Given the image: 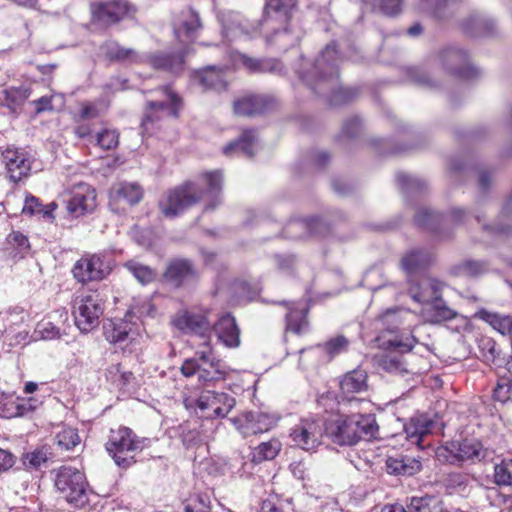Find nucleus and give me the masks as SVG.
Instances as JSON below:
<instances>
[{"label": "nucleus", "mask_w": 512, "mask_h": 512, "mask_svg": "<svg viewBox=\"0 0 512 512\" xmlns=\"http://www.w3.org/2000/svg\"><path fill=\"white\" fill-rule=\"evenodd\" d=\"M159 97L148 102L150 110H160L169 115L177 116L181 107L180 98L169 88L164 87L157 91Z\"/></svg>", "instance_id": "b1692460"}, {"label": "nucleus", "mask_w": 512, "mask_h": 512, "mask_svg": "<svg viewBox=\"0 0 512 512\" xmlns=\"http://www.w3.org/2000/svg\"><path fill=\"white\" fill-rule=\"evenodd\" d=\"M242 64L251 72H276L279 63L274 60H257L248 56H242Z\"/></svg>", "instance_id": "8fccbe9b"}, {"label": "nucleus", "mask_w": 512, "mask_h": 512, "mask_svg": "<svg viewBox=\"0 0 512 512\" xmlns=\"http://www.w3.org/2000/svg\"><path fill=\"white\" fill-rule=\"evenodd\" d=\"M73 309L75 324L82 332H90L99 325L103 305L97 292L91 291L77 297Z\"/></svg>", "instance_id": "39448f33"}, {"label": "nucleus", "mask_w": 512, "mask_h": 512, "mask_svg": "<svg viewBox=\"0 0 512 512\" xmlns=\"http://www.w3.org/2000/svg\"><path fill=\"white\" fill-rule=\"evenodd\" d=\"M281 450V443L277 439L262 442L252 451V462L261 463L274 459Z\"/></svg>", "instance_id": "4c0bfd02"}, {"label": "nucleus", "mask_w": 512, "mask_h": 512, "mask_svg": "<svg viewBox=\"0 0 512 512\" xmlns=\"http://www.w3.org/2000/svg\"><path fill=\"white\" fill-rule=\"evenodd\" d=\"M110 56L117 60H132L135 62H147L155 69H162L173 74L180 73L184 68V60L182 55H171L158 53L140 57L134 50L115 46L110 50Z\"/></svg>", "instance_id": "0eeeda50"}, {"label": "nucleus", "mask_w": 512, "mask_h": 512, "mask_svg": "<svg viewBox=\"0 0 512 512\" xmlns=\"http://www.w3.org/2000/svg\"><path fill=\"white\" fill-rule=\"evenodd\" d=\"M255 132L254 131H245L242 133L240 138L237 141L229 143L224 147L223 153L227 156L231 155L233 152L240 153L246 157H253L254 146H255Z\"/></svg>", "instance_id": "c756f323"}, {"label": "nucleus", "mask_w": 512, "mask_h": 512, "mask_svg": "<svg viewBox=\"0 0 512 512\" xmlns=\"http://www.w3.org/2000/svg\"><path fill=\"white\" fill-rule=\"evenodd\" d=\"M297 0H270L266 4L267 18L265 23L271 26L272 16L279 17L281 21H287L292 9L296 6Z\"/></svg>", "instance_id": "473e14b6"}, {"label": "nucleus", "mask_w": 512, "mask_h": 512, "mask_svg": "<svg viewBox=\"0 0 512 512\" xmlns=\"http://www.w3.org/2000/svg\"><path fill=\"white\" fill-rule=\"evenodd\" d=\"M96 207L95 190L85 183L76 185L71 190V197L68 200V209L77 215L92 211Z\"/></svg>", "instance_id": "f3484780"}, {"label": "nucleus", "mask_w": 512, "mask_h": 512, "mask_svg": "<svg viewBox=\"0 0 512 512\" xmlns=\"http://www.w3.org/2000/svg\"><path fill=\"white\" fill-rule=\"evenodd\" d=\"M109 196L111 204L123 202L128 205H135L141 201L143 190L137 183L120 182L111 187Z\"/></svg>", "instance_id": "6ab92c4d"}, {"label": "nucleus", "mask_w": 512, "mask_h": 512, "mask_svg": "<svg viewBox=\"0 0 512 512\" xmlns=\"http://www.w3.org/2000/svg\"><path fill=\"white\" fill-rule=\"evenodd\" d=\"M181 372L186 377L197 375L198 381L204 385L223 381L228 373L226 366L215 356L207 341L196 351L193 358L183 362Z\"/></svg>", "instance_id": "7ed1b4c3"}, {"label": "nucleus", "mask_w": 512, "mask_h": 512, "mask_svg": "<svg viewBox=\"0 0 512 512\" xmlns=\"http://www.w3.org/2000/svg\"><path fill=\"white\" fill-rule=\"evenodd\" d=\"M50 453L46 448L36 449L33 452L27 453L25 456V463H28L31 467L38 468L49 458Z\"/></svg>", "instance_id": "0e129e2a"}, {"label": "nucleus", "mask_w": 512, "mask_h": 512, "mask_svg": "<svg viewBox=\"0 0 512 512\" xmlns=\"http://www.w3.org/2000/svg\"><path fill=\"white\" fill-rule=\"evenodd\" d=\"M508 377H502L494 388L493 397L496 401L505 403L512 399V362L508 364Z\"/></svg>", "instance_id": "49530a36"}, {"label": "nucleus", "mask_w": 512, "mask_h": 512, "mask_svg": "<svg viewBox=\"0 0 512 512\" xmlns=\"http://www.w3.org/2000/svg\"><path fill=\"white\" fill-rule=\"evenodd\" d=\"M256 431L263 433L270 430L277 422L276 417L263 412H254Z\"/></svg>", "instance_id": "69168bd1"}, {"label": "nucleus", "mask_w": 512, "mask_h": 512, "mask_svg": "<svg viewBox=\"0 0 512 512\" xmlns=\"http://www.w3.org/2000/svg\"><path fill=\"white\" fill-rule=\"evenodd\" d=\"M35 334L43 340L59 339L62 336L60 328L50 321H41L38 323Z\"/></svg>", "instance_id": "5fc2aeb1"}, {"label": "nucleus", "mask_w": 512, "mask_h": 512, "mask_svg": "<svg viewBox=\"0 0 512 512\" xmlns=\"http://www.w3.org/2000/svg\"><path fill=\"white\" fill-rule=\"evenodd\" d=\"M325 433V423L316 419H302L291 430L290 436L296 446L303 450L316 449Z\"/></svg>", "instance_id": "9b49d317"}, {"label": "nucleus", "mask_w": 512, "mask_h": 512, "mask_svg": "<svg viewBox=\"0 0 512 512\" xmlns=\"http://www.w3.org/2000/svg\"><path fill=\"white\" fill-rule=\"evenodd\" d=\"M493 477L494 483L500 487L512 486V459L495 464Z\"/></svg>", "instance_id": "a18cd8bd"}, {"label": "nucleus", "mask_w": 512, "mask_h": 512, "mask_svg": "<svg viewBox=\"0 0 512 512\" xmlns=\"http://www.w3.org/2000/svg\"><path fill=\"white\" fill-rule=\"evenodd\" d=\"M415 315L407 309H387L378 318V323L385 327L388 331L395 332L399 327L409 329Z\"/></svg>", "instance_id": "412c9836"}, {"label": "nucleus", "mask_w": 512, "mask_h": 512, "mask_svg": "<svg viewBox=\"0 0 512 512\" xmlns=\"http://www.w3.org/2000/svg\"><path fill=\"white\" fill-rule=\"evenodd\" d=\"M124 267L136 278L141 284H147L154 280L155 272L146 265L135 260H130L124 264Z\"/></svg>", "instance_id": "c03bdc74"}, {"label": "nucleus", "mask_w": 512, "mask_h": 512, "mask_svg": "<svg viewBox=\"0 0 512 512\" xmlns=\"http://www.w3.org/2000/svg\"><path fill=\"white\" fill-rule=\"evenodd\" d=\"M512 228V193L502 209L499 222L494 227L484 226V229L497 235H506Z\"/></svg>", "instance_id": "a19ab883"}, {"label": "nucleus", "mask_w": 512, "mask_h": 512, "mask_svg": "<svg viewBox=\"0 0 512 512\" xmlns=\"http://www.w3.org/2000/svg\"><path fill=\"white\" fill-rule=\"evenodd\" d=\"M8 243L15 249L19 254H25L30 249V243L28 238L18 231H13L8 235Z\"/></svg>", "instance_id": "052dcab7"}, {"label": "nucleus", "mask_w": 512, "mask_h": 512, "mask_svg": "<svg viewBox=\"0 0 512 512\" xmlns=\"http://www.w3.org/2000/svg\"><path fill=\"white\" fill-rule=\"evenodd\" d=\"M431 260L432 255L428 250L414 249L402 258L401 265L408 274H413L419 269L426 267Z\"/></svg>", "instance_id": "c85d7f7f"}, {"label": "nucleus", "mask_w": 512, "mask_h": 512, "mask_svg": "<svg viewBox=\"0 0 512 512\" xmlns=\"http://www.w3.org/2000/svg\"><path fill=\"white\" fill-rule=\"evenodd\" d=\"M434 422L426 415L413 416L405 425L407 438L414 444L421 446L423 438L429 434Z\"/></svg>", "instance_id": "5701e85b"}, {"label": "nucleus", "mask_w": 512, "mask_h": 512, "mask_svg": "<svg viewBox=\"0 0 512 512\" xmlns=\"http://www.w3.org/2000/svg\"><path fill=\"white\" fill-rule=\"evenodd\" d=\"M273 106V99L267 96H245L234 102L235 114L254 116L263 113Z\"/></svg>", "instance_id": "a211bd4d"}, {"label": "nucleus", "mask_w": 512, "mask_h": 512, "mask_svg": "<svg viewBox=\"0 0 512 512\" xmlns=\"http://www.w3.org/2000/svg\"><path fill=\"white\" fill-rule=\"evenodd\" d=\"M218 339L228 347L239 345V329L235 318L229 314L223 315L213 327Z\"/></svg>", "instance_id": "4be33fe9"}, {"label": "nucleus", "mask_w": 512, "mask_h": 512, "mask_svg": "<svg viewBox=\"0 0 512 512\" xmlns=\"http://www.w3.org/2000/svg\"><path fill=\"white\" fill-rule=\"evenodd\" d=\"M173 325L185 333L206 337L211 333V323L206 314L181 311L172 320Z\"/></svg>", "instance_id": "dca6fc26"}, {"label": "nucleus", "mask_w": 512, "mask_h": 512, "mask_svg": "<svg viewBox=\"0 0 512 512\" xmlns=\"http://www.w3.org/2000/svg\"><path fill=\"white\" fill-rule=\"evenodd\" d=\"M421 315L423 319L432 324L448 321L456 317V312L449 308L442 299L422 306Z\"/></svg>", "instance_id": "a878e982"}, {"label": "nucleus", "mask_w": 512, "mask_h": 512, "mask_svg": "<svg viewBox=\"0 0 512 512\" xmlns=\"http://www.w3.org/2000/svg\"><path fill=\"white\" fill-rule=\"evenodd\" d=\"M462 26L466 32L474 36H480L489 30L487 21L478 13L464 19Z\"/></svg>", "instance_id": "603ef678"}, {"label": "nucleus", "mask_w": 512, "mask_h": 512, "mask_svg": "<svg viewBox=\"0 0 512 512\" xmlns=\"http://www.w3.org/2000/svg\"><path fill=\"white\" fill-rule=\"evenodd\" d=\"M138 448L139 442L135 439L131 429L119 427L118 429L111 430L109 440L106 443V449L117 465H130L133 459L131 453Z\"/></svg>", "instance_id": "6e6552de"}, {"label": "nucleus", "mask_w": 512, "mask_h": 512, "mask_svg": "<svg viewBox=\"0 0 512 512\" xmlns=\"http://www.w3.org/2000/svg\"><path fill=\"white\" fill-rule=\"evenodd\" d=\"M300 40L299 33H293L288 27L283 30H275L273 34L267 36V42L278 46L280 50H287L295 46Z\"/></svg>", "instance_id": "58836bf2"}, {"label": "nucleus", "mask_w": 512, "mask_h": 512, "mask_svg": "<svg viewBox=\"0 0 512 512\" xmlns=\"http://www.w3.org/2000/svg\"><path fill=\"white\" fill-rule=\"evenodd\" d=\"M440 283L430 278H423L417 289H411L410 293L412 298L421 303L423 306L426 304L440 299Z\"/></svg>", "instance_id": "bb28decb"}, {"label": "nucleus", "mask_w": 512, "mask_h": 512, "mask_svg": "<svg viewBox=\"0 0 512 512\" xmlns=\"http://www.w3.org/2000/svg\"><path fill=\"white\" fill-rule=\"evenodd\" d=\"M31 89L28 86L11 87L3 91L2 104L11 111H17L31 95Z\"/></svg>", "instance_id": "72a5a7b5"}, {"label": "nucleus", "mask_w": 512, "mask_h": 512, "mask_svg": "<svg viewBox=\"0 0 512 512\" xmlns=\"http://www.w3.org/2000/svg\"><path fill=\"white\" fill-rule=\"evenodd\" d=\"M450 454V462L455 461H481L487 455L482 444L475 439L453 441L442 449Z\"/></svg>", "instance_id": "2eb2a0df"}, {"label": "nucleus", "mask_w": 512, "mask_h": 512, "mask_svg": "<svg viewBox=\"0 0 512 512\" xmlns=\"http://www.w3.org/2000/svg\"><path fill=\"white\" fill-rule=\"evenodd\" d=\"M349 341L344 336H336L323 345L324 351L331 357H334L344 351L348 347Z\"/></svg>", "instance_id": "13d9d810"}, {"label": "nucleus", "mask_w": 512, "mask_h": 512, "mask_svg": "<svg viewBox=\"0 0 512 512\" xmlns=\"http://www.w3.org/2000/svg\"><path fill=\"white\" fill-rule=\"evenodd\" d=\"M306 313L305 307L290 308L286 316L287 330L297 334L302 332L307 326Z\"/></svg>", "instance_id": "37998d69"}, {"label": "nucleus", "mask_w": 512, "mask_h": 512, "mask_svg": "<svg viewBox=\"0 0 512 512\" xmlns=\"http://www.w3.org/2000/svg\"><path fill=\"white\" fill-rule=\"evenodd\" d=\"M440 219V215L427 209V208H421L418 210L415 221L418 225L427 227L431 230L436 229L435 223L438 222Z\"/></svg>", "instance_id": "4d7b16f0"}, {"label": "nucleus", "mask_w": 512, "mask_h": 512, "mask_svg": "<svg viewBox=\"0 0 512 512\" xmlns=\"http://www.w3.org/2000/svg\"><path fill=\"white\" fill-rule=\"evenodd\" d=\"M403 0H380V9L387 15H395L401 10Z\"/></svg>", "instance_id": "338daca9"}, {"label": "nucleus", "mask_w": 512, "mask_h": 512, "mask_svg": "<svg viewBox=\"0 0 512 512\" xmlns=\"http://www.w3.org/2000/svg\"><path fill=\"white\" fill-rule=\"evenodd\" d=\"M235 428L244 436L258 434L254 412H246L231 419Z\"/></svg>", "instance_id": "de8ad7c7"}, {"label": "nucleus", "mask_w": 512, "mask_h": 512, "mask_svg": "<svg viewBox=\"0 0 512 512\" xmlns=\"http://www.w3.org/2000/svg\"><path fill=\"white\" fill-rule=\"evenodd\" d=\"M195 80L203 87L204 90L221 91L226 88L225 72L217 69L215 66L206 67L198 71Z\"/></svg>", "instance_id": "393cba45"}, {"label": "nucleus", "mask_w": 512, "mask_h": 512, "mask_svg": "<svg viewBox=\"0 0 512 512\" xmlns=\"http://www.w3.org/2000/svg\"><path fill=\"white\" fill-rule=\"evenodd\" d=\"M55 487L69 503H83L87 482L84 474L77 468L62 466L57 470Z\"/></svg>", "instance_id": "423d86ee"}, {"label": "nucleus", "mask_w": 512, "mask_h": 512, "mask_svg": "<svg viewBox=\"0 0 512 512\" xmlns=\"http://www.w3.org/2000/svg\"><path fill=\"white\" fill-rule=\"evenodd\" d=\"M485 270L483 263L468 260L456 267V273L463 276H476Z\"/></svg>", "instance_id": "e2e57ef3"}, {"label": "nucleus", "mask_w": 512, "mask_h": 512, "mask_svg": "<svg viewBox=\"0 0 512 512\" xmlns=\"http://www.w3.org/2000/svg\"><path fill=\"white\" fill-rule=\"evenodd\" d=\"M203 197L204 193L196 183L186 182L168 191L159 201V208L166 218H175Z\"/></svg>", "instance_id": "20e7f679"}, {"label": "nucleus", "mask_w": 512, "mask_h": 512, "mask_svg": "<svg viewBox=\"0 0 512 512\" xmlns=\"http://www.w3.org/2000/svg\"><path fill=\"white\" fill-rule=\"evenodd\" d=\"M337 60L336 45L328 44L312 65L313 71L306 72L303 67L296 70L300 79L316 93L325 95L331 91L330 101L334 105L350 101L356 95V91L351 88L339 87L336 89Z\"/></svg>", "instance_id": "f257e3e1"}, {"label": "nucleus", "mask_w": 512, "mask_h": 512, "mask_svg": "<svg viewBox=\"0 0 512 512\" xmlns=\"http://www.w3.org/2000/svg\"><path fill=\"white\" fill-rule=\"evenodd\" d=\"M386 344L389 348H393L403 353L412 350V348L416 344V339L412 335L407 336L404 339L395 336L394 338L388 339L386 341Z\"/></svg>", "instance_id": "680f3d73"}, {"label": "nucleus", "mask_w": 512, "mask_h": 512, "mask_svg": "<svg viewBox=\"0 0 512 512\" xmlns=\"http://www.w3.org/2000/svg\"><path fill=\"white\" fill-rule=\"evenodd\" d=\"M397 182L405 193L421 191L425 186L422 180L403 172L397 174Z\"/></svg>", "instance_id": "864d4df0"}, {"label": "nucleus", "mask_w": 512, "mask_h": 512, "mask_svg": "<svg viewBox=\"0 0 512 512\" xmlns=\"http://www.w3.org/2000/svg\"><path fill=\"white\" fill-rule=\"evenodd\" d=\"M174 31L178 39H191L201 29V21L198 14L192 9L183 10L173 22Z\"/></svg>", "instance_id": "aec40b11"}, {"label": "nucleus", "mask_w": 512, "mask_h": 512, "mask_svg": "<svg viewBox=\"0 0 512 512\" xmlns=\"http://www.w3.org/2000/svg\"><path fill=\"white\" fill-rule=\"evenodd\" d=\"M234 397L224 392L204 391L196 401V407L206 418H224L235 406Z\"/></svg>", "instance_id": "9d476101"}, {"label": "nucleus", "mask_w": 512, "mask_h": 512, "mask_svg": "<svg viewBox=\"0 0 512 512\" xmlns=\"http://www.w3.org/2000/svg\"><path fill=\"white\" fill-rule=\"evenodd\" d=\"M222 33L223 37L228 41H233L246 33L238 14H229L225 19H223Z\"/></svg>", "instance_id": "79ce46f5"}, {"label": "nucleus", "mask_w": 512, "mask_h": 512, "mask_svg": "<svg viewBox=\"0 0 512 512\" xmlns=\"http://www.w3.org/2000/svg\"><path fill=\"white\" fill-rule=\"evenodd\" d=\"M325 435L338 445H355L363 436L373 437L378 430L371 414L333 415L325 422Z\"/></svg>", "instance_id": "f03ea898"}, {"label": "nucleus", "mask_w": 512, "mask_h": 512, "mask_svg": "<svg viewBox=\"0 0 512 512\" xmlns=\"http://www.w3.org/2000/svg\"><path fill=\"white\" fill-rule=\"evenodd\" d=\"M56 444L61 450H70L80 444V436L70 427L62 428L55 437Z\"/></svg>", "instance_id": "09e8293b"}, {"label": "nucleus", "mask_w": 512, "mask_h": 512, "mask_svg": "<svg viewBox=\"0 0 512 512\" xmlns=\"http://www.w3.org/2000/svg\"><path fill=\"white\" fill-rule=\"evenodd\" d=\"M2 161L10 179L19 182L30 174L33 158L22 148H7L2 152Z\"/></svg>", "instance_id": "ddd939ff"}, {"label": "nucleus", "mask_w": 512, "mask_h": 512, "mask_svg": "<svg viewBox=\"0 0 512 512\" xmlns=\"http://www.w3.org/2000/svg\"><path fill=\"white\" fill-rule=\"evenodd\" d=\"M367 374L363 370H353L342 378L340 389L346 396L367 390Z\"/></svg>", "instance_id": "cd10ccee"}, {"label": "nucleus", "mask_w": 512, "mask_h": 512, "mask_svg": "<svg viewBox=\"0 0 512 512\" xmlns=\"http://www.w3.org/2000/svg\"><path fill=\"white\" fill-rule=\"evenodd\" d=\"M202 177L208 187L206 194L211 197V201L206 206V209H213L220 202L219 194L222 188V174L220 171L206 172Z\"/></svg>", "instance_id": "e433bc0d"}, {"label": "nucleus", "mask_w": 512, "mask_h": 512, "mask_svg": "<svg viewBox=\"0 0 512 512\" xmlns=\"http://www.w3.org/2000/svg\"><path fill=\"white\" fill-rule=\"evenodd\" d=\"M434 501L432 496L413 497L406 506L407 512H432L431 503Z\"/></svg>", "instance_id": "bf43d9fd"}, {"label": "nucleus", "mask_w": 512, "mask_h": 512, "mask_svg": "<svg viewBox=\"0 0 512 512\" xmlns=\"http://www.w3.org/2000/svg\"><path fill=\"white\" fill-rule=\"evenodd\" d=\"M15 461L16 457L11 452L0 448V473L12 468Z\"/></svg>", "instance_id": "774afa93"}, {"label": "nucleus", "mask_w": 512, "mask_h": 512, "mask_svg": "<svg viewBox=\"0 0 512 512\" xmlns=\"http://www.w3.org/2000/svg\"><path fill=\"white\" fill-rule=\"evenodd\" d=\"M96 142L105 150L113 149L118 145L119 134L115 130L104 129L97 134Z\"/></svg>", "instance_id": "6e6d98bb"}, {"label": "nucleus", "mask_w": 512, "mask_h": 512, "mask_svg": "<svg viewBox=\"0 0 512 512\" xmlns=\"http://www.w3.org/2000/svg\"><path fill=\"white\" fill-rule=\"evenodd\" d=\"M131 328L124 321H109L104 326V334L106 339L115 344H123L129 339Z\"/></svg>", "instance_id": "c9c22d12"}, {"label": "nucleus", "mask_w": 512, "mask_h": 512, "mask_svg": "<svg viewBox=\"0 0 512 512\" xmlns=\"http://www.w3.org/2000/svg\"><path fill=\"white\" fill-rule=\"evenodd\" d=\"M31 407L27 408L19 398L0 392V416L4 418H13L22 416Z\"/></svg>", "instance_id": "f704fd0d"}, {"label": "nucleus", "mask_w": 512, "mask_h": 512, "mask_svg": "<svg viewBox=\"0 0 512 512\" xmlns=\"http://www.w3.org/2000/svg\"><path fill=\"white\" fill-rule=\"evenodd\" d=\"M193 275L194 269L191 263L184 259L171 261L165 272V278L177 285Z\"/></svg>", "instance_id": "2f4dec72"}, {"label": "nucleus", "mask_w": 512, "mask_h": 512, "mask_svg": "<svg viewBox=\"0 0 512 512\" xmlns=\"http://www.w3.org/2000/svg\"><path fill=\"white\" fill-rule=\"evenodd\" d=\"M110 271V263L96 254L82 257L72 269L74 278L81 283L102 280Z\"/></svg>", "instance_id": "f8f14e48"}, {"label": "nucleus", "mask_w": 512, "mask_h": 512, "mask_svg": "<svg viewBox=\"0 0 512 512\" xmlns=\"http://www.w3.org/2000/svg\"><path fill=\"white\" fill-rule=\"evenodd\" d=\"M477 316L487 322L502 335L509 334L511 332V321L510 316H502L496 313H492L486 310H480Z\"/></svg>", "instance_id": "ea45409f"}, {"label": "nucleus", "mask_w": 512, "mask_h": 512, "mask_svg": "<svg viewBox=\"0 0 512 512\" xmlns=\"http://www.w3.org/2000/svg\"><path fill=\"white\" fill-rule=\"evenodd\" d=\"M442 66L450 73L464 79H471L478 74L469 62L467 54L457 48H446L439 55Z\"/></svg>", "instance_id": "4468645a"}, {"label": "nucleus", "mask_w": 512, "mask_h": 512, "mask_svg": "<svg viewBox=\"0 0 512 512\" xmlns=\"http://www.w3.org/2000/svg\"><path fill=\"white\" fill-rule=\"evenodd\" d=\"M421 462L415 458H388L386 468L388 473L396 475H413L421 470Z\"/></svg>", "instance_id": "7c9ffc66"}, {"label": "nucleus", "mask_w": 512, "mask_h": 512, "mask_svg": "<svg viewBox=\"0 0 512 512\" xmlns=\"http://www.w3.org/2000/svg\"><path fill=\"white\" fill-rule=\"evenodd\" d=\"M382 369L389 373L403 375L408 373V369L405 366L402 356L397 354H387L382 357L380 361Z\"/></svg>", "instance_id": "3c124183"}, {"label": "nucleus", "mask_w": 512, "mask_h": 512, "mask_svg": "<svg viewBox=\"0 0 512 512\" xmlns=\"http://www.w3.org/2000/svg\"><path fill=\"white\" fill-rule=\"evenodd\" d=\"M135 13V6L128 0H107L91 4L93 20L103 25L115 24Z\"/></svg>", "instance_id": "1a4fd4ad"}]
</instances>
